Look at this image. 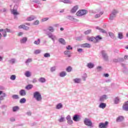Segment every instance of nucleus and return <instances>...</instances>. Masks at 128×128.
<instances>
[{
    "label": "nucleus",
    "instance_id": "nucleus-1",
    "mask_svg": "<svg viewBox=\"0 0 128 128\" xmlns=\"http://www.w3.org/2000/svg\"><path fill=\"white\" fill-rule=\"evenodd\" d=\"M34 97L38 100V102H40L42 100V95L38 92H34Z\"/></svg>",
    "mask_w": 128,
    "mask_h": 128
},
{
    "label": "nucleus",
    "instance_id": "nucleus-2",
    "mask_svg": "<svg viewBox=\"0 0 128 128\" xmlns=\"http://www.w3.org/2000/svg\"><path fill=\"white\" fill-rule=\"evenodd\" d=\"M88 14V11H86V10H79L76 13V15L78 16H84V14Z\"/></svg>",
    "mask_w": 128,
    "mask_h": 128
},
{
    "label": "nucleus",
    "instance_id": "nucleus-3",
    "mask_svg": "<svg viewBox=\"0 0 128 128\" xmlns=\"http://www.w3.org/2000/svg\"><path fill=\"white\" fill-rule=\"evenodd\" d=\"M108 122L106 121L104 123L100 122L99 124V128H108Z\"/></svg>",
    "mask_w": 128,
    "mask_h": 128
},
{
    "label": "nucleus",
    "instance_id": "nucleus-4",
    "mask_svg": "<svg viewBox=\"0 0 128 128\" xmlns=\"http://www.w3.org/2000/svg\"><path fill=\"white\" fill-rule=\"evenodd\" d=\"M84 123L86 126H92V122L90 120L86 118L84 120Z\"/></svg>",
    "mask_w": 128,
    "mask_h": 128
},
{
    "label": "nucleus",
    "instance_id": "nucleus-5",
    "mask_svg": "<svg viewBox=\"0 0 128 128\" xmlns=\"http://www.w3.org/2000/svg\"><path fill=\"white\" fill-rule=\"evenodd\" d=\"M87 40H88L89 42H94V44H96V37L87 36Z\"/></svg>",
    "mask_w": 128,
    "mask_h": 128
},
{
    "label": "nucleus",
    "instance_id": "nucleus-6",
    "mask_svg": "<svg viewBox=\"0 0 128 128\" xmlns=\"http://www.w3.org/2000/svg\"><path fill=\"white\" fill-rule=\"evenodd\" d=\"M18 28H20V30L22 28L23 30H30V28H28V26H26L24 24L18 26Z\"/></svg>",
    "mask_w": 128,
    "mask_h": 128
},
{
    "label": "nucleus",
    "instance_id": "nucleus-7",
    "mask_svg": "<svg viewBox=\"0 0 128 128\" xmlns=\"http://www.w3.org/2000/svg\"><path fill=\"white\" fill-rule=\"evenodd\" d=\"M78 10V6H76L72 8V9L70 10V12L72 14H74V12H76Z\"/></svg>",
    "mask_w": 128,
    "mask_h": 128
},
{
    "label": "nucleus",
    "instance_id": "nucleus-8",
    "mask_svg": "<svg viewBox=\"0 0 128 128\" xmlns=\"http://www.w3.org/2000/svg\"><path fill=\"white\" fill-rule=\"evenodd\" d=\"M122 108L124 110H128V101L124 102L122 106Z\"/></svg>",
    "mask_w": 128,
    "mask_h": 128
},
{
    "label": "nucleus",
    "instance_id": "nucleus-9",
    "mask_svg": "<svg viewBox=\"0 0 128 128\" xmlns=\"http://www.w3.org/2000/svg\"><path fill=\"white\" fill-rule=\"evenodd\" d=\"M80 120V116L78 115H74L73 117V120L74 122H78Z\"/></svg>",
    "mask_w": 128,
    "mask_h": 128
},
{
    "label": "nucleus",
    "instance_id": "nucleus-10",
    "mask_svg": "<svg viewBox=\"0 0 128 128\" xmlns=\"http://www.w3.org/2000/svg\"><path fill=\"white\" fill-rule=\"evenodd\" d=\"M102 40V36L98 35L97 36L96 38H95V40L96 42H100V40Z\"/></svg>",
    "mask_w": 128,
    "mask_h": 128
},
{
    "label": "nucleus",
    "instance_id": "nucleus-11",
    "mask_svg": "<svg viewBox=\"0 0 128 128\" xmlns=\"http://www.w3.org/2000/svg\"><path fill=\"white\" fill-rule=\"evenodd\" d=\"M6 32H12V31L9 28H6L4 30V36H6Z\"/></svg>",
    "mask_w": 128,
    "mask_h": 128
},
{
    "label": "nucleus",
    "instance_id": "nucleus-12",
    "mask_svg": "<svg viewBox=\"0 0 128 128\" xmlns=\"http://www.w3.org/2000/svg\"><path fill=\"white\" fill-rule=\"evenodd\" d=\"M20 94L22 96H26V90H21L20 92Z\"/></svg>",
    "mask_w": 128,
    "mask_h": 128
},
{
    "label": "nucleus",
    "instance_id": "nucleus-13",
    "mask_svg": "<svg viewBox=\"0 0 128 128\" xmlns=\"http://www.w3.org/2000/svg\"><path fill=\"white\" fill-rule=\"evenodd\" d=\"M102 56L104 58L105 60H108V55H106V54L104 52V51H102Z\"/></svg>",
    "mask_w": 128,
    "mask_h": 128
},
{
    "label": "nucleus",
    "instance_id": "nucleus-14",
    "mask_svg": "<svg viewBox=\"0 0 128 128\" xmlns=\"http://www.w3.org/2000/svg\"><path fill=\"white\" fill-rule=\"evenodd\" d=\"M82 48H90V44L88 43H84L82 45Z\"/></svg>",
    "mask_w": 128,
    "mask_h": 128
},
{
    "label": "nucleus",
    "instance_id": "nucleus-15",
    "mask_svg": "<svg viewBox=\"0 0 128 128\" xmlns=\"http://www.w3.org/2000/svg\"><path fill=\"white\" fill-rule=\"evenodd\" d=\"M28 40V38L26 37H24L20 40L21 44H26V41Z\"/></svg>",
    "mask_w": 128,
    "mask_h": 128
},
{
    "label": "nucleus",
    "instance_id": "nucleus-16",
    "mask_svg": "<svg viewBox=\"0 0 128 128\" xmlns=\"http://www.w3.org/2000/svg\"><path fill=\"white\" fill-rule=\"evenodd\" d=\"M124 118L122 116H120L117 118H116V122H122L124 120Z\"/></svg>",
    "mask_w": 128,
    "mask_h": 128
},
{
    "label": "nucleus",
    "instance_id": "nucleus-17",
    "mask_svg": "<svg viewBox=\"0 0 128 128\" xmlns=\"http://www.w3.org/2000/svg\"><path fill=\"white\" fill-rule=\"evenodd\" d=\"M106 106V103H100L99 106L100 108H105Z\"/></svg>",
    "mask_w": 128,
    "mask_h": 128
},
{
    "label": "nucleus",
    "instance_id": "nucleus-18",
    "mask_svg": "<svg viewBox=\"0 0 128 128\" xmlns=\"http://www.w3.org/2000/svg\"><path fill=\"white\" fill-rule=\"evenodd\" d=\"M88 68H92L94 66V64L92 62L88 63L87 64Z\"/></svg>",
    "mask_w": 128,
    "mask_h": 128
},
{
    "label": "nucleus",
    "instance_id": "nucleus-19",
    "mask_svg": "<svg viewBox=\"0 0 128 128\" xmlns=\"http://www.w3.org/2000/svg\"><path fill=\"white\" fill-rule=\"evenodd\" d=\"M34 18H36V17H34V16H30V17H28L26 19V20L28 22H30L32 20H34Z\"/></svg>",
    "mask_w": 128,
    "mask_h": 128
},
{
    "label": "nucleus",
    "instance_id": "nucleus-20",
    "mask_svg": "<svg viewBox=\"0 0 128 128\" xmlns=\"http://www.w3.org/2000/svg\"><path fill=\"white\" fill-rule=\"evenodd\" d=\"M24 75L26 76V78H30V76H32V74L30 71H26Z\"/></svg>",
    "mask_w": 128,
    "mask_h": 128
},
{
    "label": "nucleus",
    "instance_id": "nucleus-21",
    "mask_svg": "<svg viewBox=\"0 0 128 128\" xmlns=\"http://www.w3.org/2000/svg\"><path fill=\"white\" fill-rule=\"evenodd\" d=\"M96 30H98L100 32H102L103 34H106V30L104 29H102L99 26L96 27Z\"/></svg>",
    "mask_w": 128,
    "mask_h": 128
},
{
    "label": "nucleus",
    "instance_id": "nucleus-22",
    "mask_svg": "<svg viewBox=\"0 0 128 128\" xmlns=\"http://www.w3.org/2000/svg\"><path fill=\"white\" fill-rule=\"evenodd\" d=\"M66 76V72H62L60 74V76L61 78H64V76Z\"/></svg>",
    "mask_w": 128,
    "mask_h": 128
},
{
    "label": "nucleus",
    "instance_id": "nucleus-23",
    "mask_svg": "<svg viewBox=\"0 0 128 128\" xmlns=\"http://www.w3.org/2000/svg\"><path fill=\"white\" fill-rule=\"evenodd\" d=\"M12 14H14V16H16L18 14H20V13H18V11H16V10H12Z\"/></svg>",
    "mask_w": 128,
    "mask_h": 128
},
{
    "label": "nucleus",
    "instance_id": "nucleus-24",
    "mask_svg": "<svg viewBox=\"0 0 128 128\" xmlns=\"http://www.w3.org/2000/svg\"><path fill=\"white\" fill-rule=\"evenodd\" d=\"M104 100H106V96L104 95L100 98V102H104Z\"/></svg>",
    "mask_w": 128,
    "mask_h": 128
},
{
    "label": "nucleus",
    "instance_id": "nucleus-25",
    "mask_svg": "<svg viewBox=\"0 0 128 128\" xmlns=\"http://www.w3.org/2000/svg\"><path fill=\"white\" fill-rule=\"evenodd\" d=\"M118 38L120 40H122L124 38V35L122 34V32H119L118 34Z\"/></svg>",
    "mask_w": 128,
    "mask_h": 128
},
{
    "label": "nucleus",
    "instance_id": "nucleus-26",
    "mask_svg": "<svg viewBox=\"0 0 128 128\" xmlns=\"http://www.w3.org/2000/svg\"><path fill=\"white\" fill-rule=\"evenodd\" d=\"M58 40L60 44H66V41L64 40V38H60Z\"/></svg>",
    "mask_w": 128,
    "mask_h": 128
},
{
    "label": "nucleus",
    "instance_id": "nucleus-27",
    "mask_svg": "<svg viewBox=\"0 0 128 128\" xmlns=\"http://www.w3.org/2000/svg\"><path fill=\"white\" fill-rule=\"evenodd\" d=\"M38 80L40 82H46V78H40L38 79Z\"/></svg>",
    "mask_w": 128,
    "mask_h": 128
},
{
    "label": "nucleus",
    "instance_id": "nucleus-28",
    "mask_svg": "<svg viewBox=\"0 0 128 128\" xmlns=\"http://www.w3.org/2000/svg\"><path fill=\"white\" fill-rule=\"evenodd\" d=\"M33 86H34L32 84H28L26 87V90H32Z\"/></svg>",
    "mask_w": 128,
    "mask_h": 128
},
{
    "label": "nucleus",
    "instance_id": "nucleus-29",
    "mask_svg": "<svg viewBox=\"0 0 128 128\" xmlns=\"http://www.w3.org/2000/svg\"><path fill=\"white\" fill-rule=\"evenodd\" d=\"M26 102V100L25 98H22L20 100V104H24Z\"/></svg>",
    "mask_w": 128,
    "mask_h": 128
},
{
    "label": "nucleus",
    "instance_id": "nucleus-30",
    "mask_svg": "<svg viewBox=\"0 0 128 128\" xmlns=\"http://www.w3.org/2000/svg\"><path fill=\"white\" fill-rule=\"evenodd\" d=\"M74 81L76 84H80V79L76 78L74 79Z\"/></svg>",
    "mask_w": 128,
    "mask_h": 128
},
{
    "label": "nucleus",
    "instance_id": "nucleus-31",
    "mask_svg": "<svg viewBox=\"0 0 128 128\" xmlns=\"http://www.w3.org/2000/svg\"><path fill=\"white\" fill-rule=\"evenodd\" d=\"M62 108V104L61 103H59L56 105V108L58 110H60V108Z\"/></svg>",
    "mask_w": 128,
    "mask_h": 128
},
{
    "label": "nucleus",
    "instance_id": "nucleus-32",
    "mask_svg": "<svg viewBox=\"0 0 128 128\" xmlns=\"http://www.w3.org/2000/svg\"><path fill=\"white\" fill-rule=\"evenodd\" d=\"M19 108H18V106H15L13 107V108H12L13 112H16L17 110H18Z\"/></svg>",
    "mask_w": 128,
    "mask_h": 128
},
{
    "label": "nucleus",
    "instance_id": "nucleus-33",
    "mask_svg": "<svg viewBox=\"0 0 128 128\" xmlns=\"http://www.w3.org/2000/svg\"><path fill=\"white\" fill-rule=\"evenodd\" d=\"M66 72H70L72 70V68L71 66H68L66 69Z\"/></svg>",
    "mask_w": 128,
    "mask_h": 128
},
{
    "label": "nucleus",
    "instance_id": "nucleus-34",
    "mask_svg": "<svg viewBox=\"0 0 128 128\" xmlns=\"http://www.w3.org/2000/svg\"><path fill=\"white\" fill-rule=\"evenodd\" d=\"M6 95L5 94V93H4L2 94V96L0 97V100H4V98L6 97Z\"/></svg>",
    "mask_w": 128,
    "mask_h": 128
},
{
    "label": "nucleus",
    "instance_id": "nucleus-35",
    "mask_svg": "<svg viewBox=\"0 0 128 128\" xmlns=\"http://www.w3.org/2000/svg\"><path fill=\"white\" fill-rule=\"evenodd\" d=\"M68 19L70 20H76V19L74 18V17L72 16H68Z\"/></svg>",
    "mask_w": 128,
    "mask_h": 128
},
{
    "label": "nucleus",
    "instance_id": "nucleus-36",
    "mask_svg": "<svg viewBox=\"0 0 128 128\" xmlns=\"http://www.w3.org/2000/svg\"><path fill=\"white\" fill-rule=\"evenodd\" d=\"M40 39H38L37 41L35 40L34 42V44H37V45L40 44Z\"/></svg>",
    "mask_w": 128,
    "mask_h": 128
},
{
    "label": "nucleus",
    "instance_id": "nucleus-37",
    "mask_svg": "<svg viewBox=\"0 0 128 128\" xmlns=\"http://www.w3.org/2000/svg\"><path fill=\"white\" fill-rule=\"evenodd\" d=\"M12 98H14L15 100H18L19 98L18 95L14 94L12 96Z\"/></svg>",
    "mask_w": 128,
    "mask_h": 128
},
{
    "label": "nucleus",
    "instance_id": "nucleus-38",
    "mask_svg": "<svg viewBox=\"0 0 128 128\" xmlns=\"http://www.w3.org/2000/svg\"><path fill=\"white\" fill-rule=\"evenodd\" d=\"M90 32H92V30H86L84 32V34H90Z\"/></svg>",
    "mask_w": 128,
    "mask_h": 128
},
{
    "label": "nucleus",
    "instance_id": "nucleus-39",
    "mask_svg": "<svg viewBox=\"0 0 128 128\" xmlns=\"http://www.w3.org/2000/svg\"><path fill=\"white\" fill-rule=\"evenodd\" d=\"M62 2H64V4H70V1L69 0H62Z\"/></svg>",
    "mask_w": 128,
    "mask_h": 128
},
{
    "label": "nucleus",
    "instance_id": "nucleus-40",
    "mask_svg": "<svg viewBox=\"0 0 128 128\" xmlns=\"http://www.w3.org/2000/svg\"><path fill=\"white\" fill-rule=\"evenodd\" d=\"M44 58H50V54L49 53H46L44 54Z\"/></svg>",
    "mask_w": 128,
    "mask_h": 128
},
{
    "label": "nucleus",
    "instance_id": "nucleus-41",
    "mask_svg": "<svg viewBox=\"0 0 128 128\" xmlns=\"http://www.w3.org/2000/svg\"><path fill=\"white\" fill-rule=\"evenodd\" d=\"M40 50H36L34 51V54H40Z\"/></svg>",
    "mask_w": 128,
    "mask_h": 128
},
{
    "label": "nucleus",
    "instance_id": "nucleus-42",
    "mask_svg": "<svg viewBox=\"0 0 128 128\" xmlns=\"http://www.w3.org/2000/svg\"><path fill=\"white\" fill-rule=\"evenodd\" d=\"M48 30H50V32H53L54 30L52 26H50L48 28Z\"/></svg>",
    "mask_w": 128,
    "mask_h": 128
},
{
    "label": "nucleus",
    "instance_id": "nucleus-43",
    "mask_svg": "<svg viewBox=\"0 0 128 128\" xmlns=\"http://www.w3.org/2000/svg\"><path fill=\"white\" fill-rule=\"evenodd\" d=\"M108 34L110 36V38H114V34L112 32H109Z\"/></svg>",
    "mask_w": 128,
    "mask_h": 128
},
{
    "label": "nucleus",
    "instance_id": "nucleus-44",
    "mask_svg": "<svg viewBox=\"0 0 128 128\" xmlns=\"http://www.w3.org/2000/svg\"><path fill=\"white\" fill-rule=\"evenodd\" d=\"M64 54H66V56H70V51H68V50L65 51V52H64Z\"/></svg>",
    "mask_w": 128,
    "mask_h": 128
},
{
    "label": "nucleus",
    "instance_id": "nucleus-45",
    "mask_svg": "<svg viewBox=\"0 0 128 128\" xmlns=\"http://www.w3.org/2000/svg\"><path fill=\"white\" fill-rule=\"evenodd\" d=\"M10 78L12 80H16V75H12V76H11Z\"/></svg>",
    "mask_w": 128,
    "mask_h": 128
},
{
    "label": "nucleus",
    "instance_id": "nucleus-46",
    "mask_svg": "<svg viewBox=\"0 0 128 128\" xmlns=\"http://www.w3.org/2000/svg\"><path fill=\"white\" fill-rule=\"evenodd\" d=\"M60 122H64V118L61 117L60 118L59 120Z\"/></svg>",
    "mask_w": 128,
    "mask_h": 128
},
{
    "label": "nucleus",
    "instance_id": "nucleus-47",
    "mask_svg": "<svg viewBox=\"0 0 128 128\" xmlns=\"http://www.w3.org/2000/svg\"><path fill=\"white\" fill-rule=\"evenodd\" d=\"M118 102H120V100L118 99V98H116L114 100L115 104H118Z\"/></svg>",
    "mask_w": 128,
    "mask_h": 128
},
{
    "label": "nucleus",
    "instance_id": "nucleus-48",
    "mask_svg": "<svg viewBox=\"0 0 128 128\" xmlns=\"http://www.w3.org/2000/svg\"><path fill=\"white\" fill-rule=\"evenodd\" d=\"M68 123L69 124H74V122H72V120L70 119V120H68Z\"/></svg>",
    "mask_w": 128,
    "mask_h": 128
},
{
    "label": "nucleus",
    "instance_id": "nucleus-49",
    "mask_svg": "<svg viewBox=\"0 0 128 128\" xmlns=\"http://www.w3.org/2000/svg\"><path fill=\"white\" fill-rule=\"evenodd\" d=\"M116 14H118V11L116 10H114L112 12V14L113 16H115Z\"/></svg>",
    "mask_w": 128,
    "mask_h": 128
},
{
    "label": "nucleus",
    "instance_id": "nucleus-50",
    "mask_svg": "<svg viewBox=\"0 0 128 128\" xmlns=\"http://www.w3.org/2000/svg\"><path fill=\"white\" fill-rule=\"evenodd\" d=\"M66 50H72V47L71 46H68L66 47Z\"/></svg>",
    "mask_w": 128,
    "mask_h": 128
},
{
    "label": "nucleus",
    "instance_id": "nucleus-51",
    "mask_svg": "<svg viewBox=\"0 0 128 128\" xmlns=\"http://www.w3.org/2000/svg\"><path fill=\"white\" fill-rule=\"evenodd\" d=\"M48 20V18H45L42 19V22H46Z\"/></svg>",
    "mask_w": 128,
    "mask_h": 128
},
{
    "label": "nucleus",
    "instance_id": "nucleus-52",
    "mask_svg": "<svg viewBox=\"0 0 128 128\" xmlns=\"http://www.w3.org/2000/svg\"><path fill=\"white\" fill-rule=\"evenodd\" d=\"M38 24H40V22L38 20H36L34 22V24L35 26H38Z\"/></svg>",
    "mask_w": 128,
    "mask_h": 128
},
{
    "label": "nucleus",
    "instance_id": "nucleus-53",
    "mask_svg": "<svg viewBox=\"0 0 128 128\" xmlns=\"http://www.w3.org/2000/svg\"><path fill=\"white\" fill-rule=\"evenodd\" d=\"M22 34H24V33L22 32H19L18 34V36H22Z\"/></svg>",
    "mask_w": 128,
    "mask_h": 128
},
{
    "label": "nucleus",
    "instance_id": "nucleus-54",
    "mask_svg": "<svg viewBox=\"0 0 128 128\" xmlns=\"http://www.w3.org/2000/svg\"><path fill=\"white\" fill-rule=\"evenodd\" d=\"M32 60V59L29 58L26 62V64H28V62H31Z\"/></svg>",
    "mask_w": 128,
    "mask_h": 128
},
{
    "label": "nucleus",
    "instance_id": "nucleus-55",
    "mask_svg": "<svg viewBox=\"0 0 128 128\" xmlns=\"http://www.w3.org/2000/svg\"><path fill=\"white\" fill-rule=\"evenodd\" d=\"M16 60H14V59H12L11 60H10V62L11 64H14Z\"/></svg>",
    "mask_w": 128,
    "mask_h": 128
},
{
    "label": "nucleus",
    "instance_id": "nucleus-56",
    "mask_svg": "<svg viewBox=\"0 0 128 128\" xmlns=\"http://www.w3.org/2000/svg\"><path fill=\"white\" fill-rule=\"evenodd\" d=\"M66 118L68 121L72 120V118L70 116H67Z\"/></svg>",
    "mask_w": 128,
    "mask_h": 128
},
{
    "label": "nucleus",
    "instance_id": "nucleus-57",
    "mask_svg": "<svg viewBox=\"0 0 128 128\" xmlns=\"http://www.w3.org/2000/svg\"><path fill=\"white\" fill-rule=\"evenodd\" d=\"M100 16V14H97L95 15V18H98Z\"/></svg>",
    "mask_w": 128,
    "mask_h": 128
},
{
    "label": "nucleus",
    "instance_id": "nucleus-58",
    "mask_svg": "<svg viewBox=\"0 0 128 128\" xmlns=\"http://www.w3.org/2000/svg\"><path fill=\"white\" fill-rule=\"evenodd\" d=\"M51 72H54L56 70V67H52L50 69Z\"/></svg>",
    "mask_w": 128,
    "mask_h": 128
},
{
    "label": "nucleus",
    "instance_id": "nucleus-59",
    "mask_svg": "<svg viewBox=\"0 0 128 128\" xmlns=\"http://www.w3.org/2000/svg\"><path fill=\"white\" fill-rule=\"evenodd\" d=\"M78 52H82V48H79L78 50Z\"/></svg>",
    "mask_w": 128,
    "mask_h": 128
},
{
    "label": "nucleus",
    "instance_id": "nucleus-60",
    "mask_svg": "<svg viewBox=\"0 0 128 128\" xmlns=\"http://www.w3.org/2000/svg\"><path fill=\"white\" fill-rule=\"evenodd\" d=\"M16 120V119L14 118H10V121L11 122H14Z\"/></svg>",
    "mask_w": 128,
    "mask_h": 128
},
{
    "label": "nucleus",
    "instance_id": "nucleus-61",
    "mask_svg": "<svg viewBox=\"0 0 128 128\" xmlns=\"http://www.w3.org/2000/svg\"><path fill=\"white\" fill-rule=\"evenodd\" d=\"M104 76L106 77V78H108V74H104Z\"/></svg>",
    "mask_w": 128,
    "mask_h": 128
},
{
    "label": "nucleus",
    "instance_id": "nucleus-62",
    "mask_svg": "<svg viewBox=\"0 0 128 128\" xmlns=\"http://www.w3.org/2000/svg\"><path fill=\"white\" fill-rule=\"evenodd\" d=\"M38 0H32L33 2H38Z\"/></svg>",
    "mask_w": 128,
    "mask_h": 128
},
{
    "label": "nucleus",
    "instance_id": "nucleus-63",
    "mask_svg": "<svg viewBox=\"0 0 128 128\" xmlns=\"http://www.w3.org/2000/svg\"><path fill=\"white\" fill-rule=\"evenodd\" d=\"M27 114H28V116H32V112H27Z\"/></svg>",
    "mask_w": 128,
    "mask_h": 128
},
{
    "label": "nucleus",
    "instance_id": "nucleus-64",
    "mask_svg": "<svg viewBox=\"0 0 128 128\" xmlns=\"http://www.w3.org/2000/svg\"><path fill=\"white\" fill-rule=\"evenodd\" d=\"M113 62H118V59H114L113 60Z\"/></svg>",
    "mask_w": 128,
    "mask_h": 128
}]
</instances>
